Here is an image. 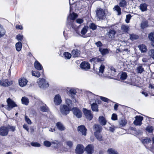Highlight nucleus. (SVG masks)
Here are the masks:
<instances>
[{"instance_id": "nucleus-31", "label": "nucleus", "mask_w": 154, "mask_h": 154, "mask_svg": "<svg viewBox=\"0 0 154 154\" xmlns=\"http://www.w3.org/2000/svg\"><path fill=\"white\" fill-rule=\"evenodd\" d=\"M114 11H116L118 13L117 14L120 15L121 14V9L119 6L118 5H116L113 8Z\"/></svg>"}, {"instance_id": "nucleus-49", "label": "nucleus", "mask_w": 154, "mask_h": 154, "mask_svg": "<svg viewBox=\"0 0 154 154\" xmlns=\"http://www.w3.org/2000/svg\"><path fill=\"white\" fill-rule=\"evenodd\" d=\"M127 76V73L125 72H123L121 75L120 78L122 80H125L126 79Z\"/></svg>"}, {"instance_id": "nucleus-18", "label": "nucleus", "mask_w": 154, "mask_h": 154, "mask_svg": "<svg viewBox=\"0 0 154 154\" xmlns=\"http://www.w3.org/2000/svg\"><path fill=\"white\" fill-rule=\"evenodd\" d=\"M28 81L27 80L24 78H22L19 80V84L21 87L26 86L27 84Z\"/></svg>"}, {"instance_id": "nucleus-22", "label": "nucleus", "mask_w": 154, "mask_h": 154, "mask_svg": "<svg viewBox=\"0 0 154 154\" xmlns=\"http://www.w3.org/2000/svg\"><path fill=\"white\" fill-rule=\"evenodd\" d=\"M57 129L60 131H64L66 128L63 124L60 122H58L56 124Z\"/></svg>"}, {"instance_id": "nucleus-5", "label": "nucleus", "mask_w": 154, "mask_h": 154, "mask_svg": "<svg viewBox=\"0 0 154 154\" xmlns=\"http://www.w3.org/2000/svg\"><path fill=\"white\" fill-rule=\"evenodd\" d=\"M60 110L62 114L65 115L69 114L70 111L69 107L65 105H61L60 107Z\"/></svg>"}, {"instance_id": "nucleus-39", "label": "nucleus", "mask_w": 154, "mask_h": 154, "mask_svg": "<svg viewBox=\"0 0 154 154\" xmlns=\"http://www.w3.org/2000/svg\"><path fill=\"white\" fill-rule=\"evenodd\" d=\"M88 28V26H84L81 31V34L83 35H85L87 32Z\"/></svg>"}, {"instance_id": "nucleus-14", "label": "nucleus", "mask_w": 154, "mask_h": 154, "mask_svg": "<svg viewBox=\"0 0 154 154\" xmlns=\"http://www.w3.org/2000/svg\"><path fill=\"white\" fill-rule=\"evenodd\" d=\"M12 84V81H9L7 79L2 80L0 81V85L4 87H8Z\"/></svg>"}, {"instance_id": "nucleus-32", "label": "nucleus", "mask_w": 154, "mask_h": 154, "mask_svg": "<svg viewBox=\"0 0 154 154\" xmlns=\"http://www.w3.org/2000/svg\"><path fill=\"white\" fill-rule=\"evenodd\" d=\"M15 47L16 50L18 51H20L21 49L22 44L20 42H19L15 44Z\"/></svg>"}, {"instance_id": "nucleus-4", "label": "nucleus", "mask_w": 154, "mask_h": 154, "mask_svg": "<svg viewBox=\"0 0 154 154\" xmlns=\"http://www.w3.org/2000/svg\"><path fill=\"white\" fill-rule=\"evenodd\" d=\"M7 102L8 103V107L7 109L8 111L10 110L14 107L17 106V105L15 102L10 98H9L7 100Z\"/></svg>"}, {"instance_id": "nucleus-19", "label": "nucleus", "mask_w": 154, "mask_h": 154, "mask_svg": "<svg viewBox=\"0 0 154 154\" xmlns=\"http://www.w3.org/2000/svg\"><path fill=\"white\" fill-rule=\"evenodd\" d=\"M54 102L55 104L56 105H59L62 102L61 97L60 95L57 94L56 95L54 99Z\"/></svg>"}, {"instance_id": "nucleus-34", "label": "nucleus", "mask_w": 154, "mask_h": 154, "mask_svg": "<svg viewBox=\"0 0 154 154\" xmlns=\"http://www.w3.org/2000/svg\"><path fill=\"white\" fill-rule=\"evenodd\" d=\"M136 72L138 73L141 74L144 71V68L141 66H139L136 69Z\"/></svg>"}, {"instance_id": "nucleus-10", "label": "nucleus", "mask_w": 154, "mask_h": 154, "mask_svg": "<svg viewBox=\"0 0 154 154\" xmlns=\"http://www.w3.org/2000/svg\"><path fill=\"white\" fill-rule=\"evenodd\" d=\"M84 113L86 118L89 120H91L93 118V115L91 113V110H88L86 109H84L83 110Z\"/></svg>"}, {"instance_id": "nucleus-62", "label": "nucleus", "mask_w": 154, "mask_h": 154, "mask_svg": "<svg viewBox=\"0 0 154 154\" xmlns=\"http://www.w3.org/2000/svg\"><path fill=\"white\" fill-rule=\"evenodd\" d=\"M96 45L98 47L100 48L102 46V44L100 41H99L98 42H96L95 43Z\"/></svg>"}, {"instance_id": "nucleus-51", "label": "nucleus", "mask_w": 154, "mask_h": 154, "mask_svg": "<svg viewBox=\"0 0 154 154\" xmlns=\"http://www.w3.org/2000/svg\"><path fill=\"white\" fill-rule=\"evenodd\" d=\"M31 145L35 147H40L41 146L40 144L37 142H32L31 143Z\"/></svg>"}, {"instance_id": "nucleus-55", "label": "nucleus", "mask_w": 154, "mask_h": 154, "mask_svg": "<svg viewBox=\"0 0 154 154\" xmlns=\"http://www.w3.org/2000/svg\"><path fill=\"white\" fill-rule=\"evenodd\" d=\"M44 145L47 147H49L51 145V143L50 142L46 140L44 142Z\"/></svg>"}, {"instance_id": "nucleus-45", "label": "nucleus", "mask_w": 154, "mask_h": 154, "mask_svg": "<svg viewBox=\"0 0 154 154\" xmlns=\"http://www.w3.org/2000/svg\"><path fill=\"white\" fill-rule=\"evenodd\" d=\"M66 103L68 105V106L70 107L72 106V101L69 99H66Z\"/></svg>"}, {"instance_id": "nucleus-54", "label": "nucleus", "mask_w": 154, "mask_h": 154, "mask_svg": "<svg viewBox=\"0 0 154 154\" xmlns=\"http://www.w3.org/2000/svg\"><path fill=\"white\" fill-rule=\"evenodd\" d=\"M65 57L66 59H69L72 56V55L68 52H66L64 53Z\"/></svg>"}, {"instance_id": "nucleus-17", "label": "nucleus", "mask_w": 154, "mask_h": 154, "mask_svg": "<svg viewBox=\"0 0 154 154\" xmlns=\"http://www.w3.org/2000/svg\"><path fill=\"white\" fill-rule=\"evenodd\" d=\"M136 119L134 122V123L136 125H140L142 124V121L143 120V117L141 116H136Z\"/></svg>"}, {"instance_id": "nucleus-52", "label": "nucleus", "mask_w": 154, "mask_h": 154, "mask_svg": "<svg viewBox=\"0 0 154 154\" xmlns=\"http://www.w3.org/2000/svg\"><path fill=\"white\" fill-rule=\"evenodd\" d=\"M40 109L41 111L43 112H46L48 111V108L46 106H41Z\"/></svg>"}, {"instance_id": "nucleus-28", "label": "nucleus", "mask_w": 154, "mask_h": 154, "mask_svg": "<svg viewBox=\"0 0 154 154\" xmlns=\"http://www.w3.org/2000/svg\"><path fill=\"white\" fill-rule=\"evenodd\" d=\"M121 28L122 32L124 33H126L129 30V27L128 25H122Z\"/></svg>"}, {"instance_id": "nucleus-40", "label": "nucleus", "mask_w": 154, "mask_h": 154, "mask_svg": "<svg viewBox=\"0 0 154 154\" xmlns=\"http://www.w3.org/2000/svg\"><path fill=\"white\" fill-rule=\"evenodd\" d=\"M151 140L149 138H146L142 139V143L145 146L146 144L150 142Z\"/></svg>"}, {"instance_id": "nucleus-42", "label": "nucleus", "mask_w": 154, "mask_h": 154, "mask_svg": "<svg viewBox=\"0 0 154 154\" xmlns=\"http://www.w3.org/2000/svg\"><path fill=\"white\" fill-rule=\"evenodd\" d=\"M148 26V22L147 21H143L141 24V27L142 29L147 27Z\"/></svg>"}, {"instance_id": "nucleus-50", "label": "nucleus", "mask_w": 154, "mask_h": 154, "mask_svg": "<svg viewBox=\"0 0 154 154\" xmlns=\"http://www.w3.org/2000/svg\"><path fill=\"white\" fill-rule=\"evenodd\" d=\"M66 145L70 148L72 147L73 145L72 142L70 140L66 141Z\"/></svg>"}, {"instance_id": "nucleus-24", "label": "nucleus", "mask_w": 154, "mask_h": 154, "mask_svg": "<svg viewBox=\"0 0 154 154\" xmlns=\"http://www.w3.org/2000/svg\"><path fill=\"white\" fill-rule=\"evenodd\" d=\"M71 54L73 56V57H77L79 56L80 51L77 49H74L72 50Z\"/></svg>"}, {"instance_id": "nucleus-20", "label": "nucleus", "mask_w": 154, "mask_h": 154, "mask_svg": "<svg viewBox=\"0 0 154 154\" xmlns=\"http://www.w3.org/2000/svg\"><path fill=\"white\" fill-rule=\"evenodd\" d=\"M104 61V59L101 57L99 56L97 57L92 58L90 60L91 62H95L98 63H101Z\"/></svg>"}, {"instance_id": "nucleus-41", "label": "nucleus", "mask_w": 154, "mask_h": 154, "mask_svg": "<svg viewBox=\"0 0 154 154\" xmlns=\"http://www.w3.org/2000/svg\"><path fill=\"white\" fill-rule=\"evenodd\" d=\"M126 2L125 0H122L119 3V6L121 7L125 8L126 6Z\"/></svg>"}, {"instance_id": "nucleus-11", "label": "nucleus", "mask_w": 154, "mask_h": 154, "mask_svg": "<svg viewBox=\"0 0 154 154\" xmlns=\"http://www.w3.org/2000/svg\"><path fill=\"white\" fill-rule=\"evenodd\" d=\"M80 67L82 69L85 70H88L90 68V64L86 61L82 62L80 65Z\"/></svg>"}, {"instance_id": "nucleus-43", "label": "nucleus", "mask_w": 154, "mask_h": 154, "mask_svg": "<svg viewBox=\"0 0 154 154\" xmlns=\"http://www.w3.org/2000/svg\"><path fill=\"white\" fill-rule=\"evenodd\" d=\"M32 74L33 76H34L38 78L40 77V75L39 72L37 71H32Z\"/></svg>"}, {"instance_id": "nucleus-46", "label": "nucleus", "mask_w": 154, "mask_h": 154, "mask_svg": "<svg viewBox=\"0 0 154 154\" xmlns=\"http://www.w3.org/2000/svg\"><path fill=\"white\" fill-rule=\"evenodd\" d=\"M52 143L54 144V147L55 149H60V146H61V144L60 143L53 142Z\"/></svg>"}, {"instance_id": "nucleus-33", "label": "nucleus", "mask_w": 154, "mask_h": 154, "mask_svg": "<svg viewBox=\"0 0 154 154\" xmlns=\"http://www.w3.org/2000/svg\"><path fill=\"white\" fill-rule=\"evenodd\" d=\"M21 100L22 103L26 105H28L29 102V99L26 97H22Z\"/></svg>"}, {"instance_id": "nucleus-16", "label": "nucleus", "mask_w": 154, "mask_h": 154, "mask_svg": "<svg viewBox=\"0 0 154 154\" xmlns=\"http://www.w3.org/2000/svg\"><path fill=\"white\" fill-rule=\"evenodd\" d=\"M85 150L87 154H92L94 152V147L93 145H88L85 148Z\"/></svg>"}, {"instance_id": "nucleus-25", "label": "nucleus", "mask_w": 154, "mask_h": 154, "mask_svg": "<svg viewBox=\"0 0 154 154\" xmlns=\"http://www.w3.org/2000/svg\"><path fill=\"white\" fill-rule=\"evenodd\" d=\"M77 92L73 88H71L69 92V96L72 98H74L75 97V95L76 94Z\"/></svg>"}, {"instance_id": "nucleus-21", "label": "nucleus", "mask_w": 154, "mask_h": 154, "mask_svg": "<svg viewBox=\"0 0 154 154\" xmlns=\"http://www.w3.org/2000/svg\"><path fill=\"white\" fill-rule=\"evenodd\" d=\"M147 5L145 3H143L141 4L139 8L142 11L144 12L146 11L147 10Z\"/></svg>"}, {"instance_id": "nucleus-6", "label": "nucleus", "mask_w": 154, "mask_h": 154, "mask_svg": "<svg viewBox=\"0 0 154 154\" xmlns=\"http://www.w3.org/2000/svg\"><path fill=\"white\" fill-rule=\"evenodd\" d=\"M116 33V31L114 29H110L106 33L107 37L108 38V40L111 41L114 39L115 35Z\"/></svg>"}, {"instance_id": "nucleus-44", "label": "nucleus", "mask_w": 154, "mask_h": 154, "mask_svg": "<svg viewBox=\"0 0 154 154\" xmlns=\"http://www.w3.org/2000/svg\"><path fill=\"white\" fill-rule=\"evenodd\" d=\"M138 38V36L135 34H131L130 35V39L132 40L137 39Z\"/></svg>"}, {"instance_id": "nucleus-57", "label": "nucleus", "mask_w": 154, "mask_h": 154, "mask_svg": "<svg viewBox=\"0 0 154 154\" xmlns=\"http://www.w3.org/2000/svg\"><path fill=\"white\" fill-rule=\"evenodd\" d=\"M100 98L102 101L106 102L108 103L110 101L109 99L104 97L100 96Z\"/></svg>"}, {"instance_id": "nucleus-3", "label": "nucleus", "mask_w": 154, "mask_h": 154, "mask_svg": "<svg viewBox=\"0 0 154 154\" xmlns=\"http://www.w3.org/2000/svg\"><path fill=\"white\" fill-rule=\"evenodd\" d=\"M98 96L92 93H90L89 95L90 104H94L97 102Z\"/></svg>"}, {"instance_id": "nucleus-13", "label": "nucleus", "mask_w": 154, "mask_h": 154, "mask_svg": "<svg viewBox=\"0 0 154 154\" xmlns=\"http://www.w3.org/2000/svg\"><path fill=\"white\" fill-rule=\"evenodd\" d=\"M73 114L78 118H80L82 116V113L80 110L77 108H73L72 109Z\"/></svg>"}, {"instance_id": "nucleus-48", "label": "nucleus", "mask_w": 154, "mask_h": 154, "mask_svg": "<svg viewBox=\"0 0 154 154\" xmlns=\"http://www.w3.org/2000/svg\"><path fill=\"white\" fill-rule=\"evenodd\" d=\"M148 54L154 60V49L150 50L148 51Z\"/></svg>"}, {"instance_id": "nucleus-2", "label": "nucleus", "mask_w": 154, "mask_h": 154, "mask_svg": "<svg viewBox=\"0 0 154 154\" xmlns=\"http://www.w3.org/2000/svg\"><path fill=\"white\" fill-rule=\"evenodd\" d=\"M37 82L40 88H44L49 86L48 83L44 79L40 78L38 79Z\"/></svg>"}, {"instance_id": "nucleus-23", "label": "nucleus", "mask_w": 154, "mask_h": 154, "mask_svg": "<svg viewBox=\"0 0 154 154\" xmlns=\"http://www.w3.org/2000/svg\"><path fill=\"white\" fill-rule=\"evenodd\" d=\"M99 123L102 125H105L106 124L107 121L103 116H100L98 119Z\"/></svg>"}, {"instance_id": "nucleus-30", "label": "nucleus", "mask_w": 154, "mask_h": 154, "mask_svg": "<svg viewBox=\"0 0 154 154\" xmlns=\"http://www.w3.org/2000/svg\"><path fill=\"white\" fill-rule=\"evenodd\" d=\"M91 104V109L93 111L98 112V105L96 103Z\"/></svg>"}, {"instance_id": "nucleus-64", "label": "nucleus", "mask_w": 154, "mask_h": 154, "mask_svg": "<svg viewBox=\"0 0 154 154\" xmlns=\"http://www.w3.org/2000/svg\"><path fill=\"white\" fill-rule=\"evenodd\" d=\"M8 128V130L9 129H11V130L12 131H14L15 130V127L14 126H9L8 127H7Z\"/></svg>"}, {"instance_id": "nucleus-35", "label": "nucleus", "mask_w": 154, "mask_h": 154, "mask_svg": "<svg viewBox=\"0 0 154 154\" xmlns=\"http://www.w3.org/2000/svg\"><path fill=\"white\" fill-rule=\"evenodd\" d=\"M119 123L120 126H124L127 124V121L125 119H121L119 121Z\"/></svg>"}, {"instance_id": "nucleus-38", "label": "nucleus", "mask_w": 154, "mask_h": 154, "mask_svg": "<svg viewBox=\"0 0 154 154\" xmlns=\"http://www.w3.org/2000/svg\"><path fill=\"white\" fill-rule=\"evenodd\" d=\"M96 138L99 141H102L103 140V136L100 133L94 134Z\"/></svg>"}, {"instance_id": "nucleus-36", "label": "nucleus", "mask_w": 154, "mask_h": 154, "mask_svg": "<svg viewBox=\"0 0 154 154\" xmlns=\"http://www.w3.org/2000/svg\"><path fill=\"white\" fill-rule=\"evenodd\" d=\"M107 152L108 154H119L118 152L116 150L112 148L108 149Z\"/></svg>"}, {"instance_id": "nucleus-60", "label": "nucleus", "mask_w": 154, "mask_h": 154, "mask_svg": "<svg viewBox=\"0 0 154 154\" xmlns=\"http://www.w3.org/2000/svg\"><path fill=\"white\" fill-rule=\"evenodd\" d=\"M25 120L29 124H31L32 123L30 119L28 117V116H26L25 117Z\"/></svg>"}, {"instance_id": "nucleus-29", "label": "nucleus", "mask_w": 154, "mask_h": 154, "mask_svg": "<svg viewBox=\"0 0 154 154\" xmlns=\"http://www.w3.org/2000/svg\"><path fill=\"white\" fill-rule=\"evenodd\" d=\"M149 39L151 41V44L154 47V32L150 33L149 35Z\"/></svg>"}, {"instance_id": "nucleus-58", "label": "nucleus", "mask_w": 154, "mask_h": 154, "mask_svg": "<svg viewBox=\"0 0 154 154\" xmlns=\"http://www.w3.org/2000/svg\"><path fill=\"white\" fill-rule=\"evenodd\" d=\"M153 127L151 126H148L146 128V130L149 133H152L153 130Z\"/></svg>"}, {"instance_id": "nucleus-59", "label": "nucleus", "mask_w": 154, "mask_h": 154, "mask_svg": "<svg viewBox=\"0 0 154 154\" xmlns=\"http://www.w3.org/2000/svg\"><path fill=\"white\" fill-rule=\"evenodd\" d=\"M131 14H129L126 15L125 21L127 23H128L129 22V20L131 18Z\"/></svg>"}, {"instance_id": "nucleus-61", "label": "nucleus", "mask_w": 154, "mask_h": 154, "mask_svg": "<svg viewBox=\"0 0 154 154\" xmlns=\"http://www.w3.org/2000/svg\"><path fill=\"white\" fill-rule=\"evenodd\" d=\"M111 119L113 120H116L117 119V115L115 114H113L112 116Z\"/></svg>"}, {"instance_id": "nucleus-27", "label": "nucleus", "mask_w": 154, "mask_h": 154, "mask_svg": "<svg viewBox=\"0 0 154 154\" xmlns=\"http://www.w3.org/2000/svg\"><path fill=\"white\" fill-rule=\"evenodd\" d=\"M138 47L142 53L146 52L147 51L146 47L144 45L142 44L139 45Z\"/></svg>"}, {"instance_id": "nucleus-9", "label": "nucleus", "mask_w": 154, "mask_h": 154, "mask_svg": "<svg viewBox=\"0 0 154 154\" xmlns=\"http://www.w3.org/2000/svg\"><path fill=\"white\" fill-rule=\"evenodd\" d=\"M84 147L81 144H78L75 149V152L76 154H82L84 152Z\"/></svg>"}, {"instance_id": "nucleus-37", "label": "nucleus", "mask_w": 154, "mask_h": 154, "mask_svg": "<svg viewBox=\"0 0 154 154\" xmlns=\"http://www.w3.org/2000/svg\"><path fill=\"white\" fill-rule=\"evenodd\" d=\"M99 51H100L102 54L103 55L108 53L109 51L107 49H103L101 48H99Z\"/></svg>"}, {"instance_id": "nucleus-47", "label": "nucleus", "mask_w": 154, "mask_h": 154, "mask_svg": "<svg viewBox=\"0 0 154 154\" xmlns=\"http://www.w3.org/2000/svg\"><path fill=\"white\" fill-rule=\"evenodd\" d=\"M89 26L90 29L94 30L96 29L97 26L94 23H92L90 24Z\"/></svg>"}, {"instance_id": "nucleus-15", "label": "nucleus", "mask_w": 154, "mask_h": 154, "mask_svg": "<svg viewBox=\"0 0 154 154\" xmlns=\"http://www.w3.org/2000/svg\"><path fill=\"white\" fill-rule=\"evenodd\" d=\"M102 127L99 125H95L93 127L94 134L100 133L102 131Z\"/></svg>"}, {"instance_id": "nucleus-8", "label": "nucleus", "mask_w": 154, "mask_h": 154, "mask_svg": "<svg viewBox=\"0 0 154 154\" xmlns=\"http://www.w3.org/2000/svg\"><path fill=\"white\" fill-rule=\"evenodd\" d=\"M9 130L8 128L5 126L1 127L0 128V135L5 136L8 135Z\"/></svg>"}, {"instance_id": "nucleus-63", "label": "nucleus", "mask_w": 154, "mask_h": 154, "mask_svg": "<svg viewBox=\"0 0 154 154\" xmlns=\"http://www.w3.org/2000/svg\"><path fill=\"white\" fill-rule=\"evenodd\" d=\"M16 38L18 40L21 41L23 38V36L19 34L17 36Z\"/></svg>"}, {"instance_id": "nucleus-53", "label": "nucleus", "mask_w": 154, "mask_h": 154, "mask_svg": "<svg viewBox=\"0 0 154 154\" xmlns=\"http://www.w3.org/2000/svg\"><path fill=\"white\" fill-rule=\"evenodd\" d=\"M105 66L103 64L101 65L99 68V72L102 74L103 72Z\"/></svg>"}, {"instance_id": "nucleus-26", "label": "nucleus", "mask_w": 154, "mask_h": 154, "mask_svg": "<svg viewBox=\"0 0 154 154\" xmlns=\"http://www.w3.org/2000/svg\"><path fill=\"white\" fill-rule=\"evenodd\" d=\"M34 65L36 69L39 70H41L42 68V66L37 61H36L34 63Z\"/></svg>"}, {"instance_id": "nucleus-1", "label": "nucleus", "mask_w": 154, "mask_h": 154, "mask_svg": "<svg viewBox=\"0 0 154 154\" xmlns=\"http://www.w3.org/2000/svg\"><path fill=\"white\" fill-rule=\"evenodd\" d=\"M96 14L97 17L99 19V20H104L106 18V14L105 10L101 8L97 9Z\"/></svg>"}, {"instance_id": "nucleus-56", "label": "nucleus", "mask_w": 154, "mask_h": 154, "mask_svg": "<svg viewBox=\"0 0 154 154\" xmlns=\"http://www.w3.org/2000/svg\"><path fill=\"white\" fill-rule=\"evenodd\" d=\"M109 68L110 70L111 71V72L112 73V74L114 75H115V73L116 72L115 69L112 66H110Z\"/></svg>"}, {"instance_id": "nucleus-12", "label": "nucleus", "mask_w": 154, "mask_h": 154, "mask_svg": "<svg viewBox=\"0 0 154 154\" xmlns=\"http://www.w3.org/2000/svg\"><path fill=\"white\" fill-rule=\"evenodd\" d=\"M78 130L80 132L82 135L86 136V135L87 129L85 126L83 125H81L78 127Z\"/></svg>"}, {"instance_id": "nucleus-7", "label": "nucleus", "mask_w": 154, "mask_h": 154, "mask_svg": "<svg viewBox=\"0 0 154 154\" xmlns=\"http://www.w3.org/2000/svg\"><path fill=\"white\" fill-rule=\"evenodd\" d=\"M77 17V14L73 12L72 14H70L69 17L67 18V24L68 25H71L72 28L73 27V24H72V21L71 20H74Z\"/></svg>"}]
</instances>
